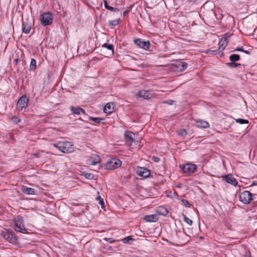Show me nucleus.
<instances>
[{"label": "nucleus", "mask_w": 257, "mask_h": 257, "mask_svg": "<svg viewBox=\"0 0 257 257\" xmlns=\"http://www.w3.org/2000/svg\"><path fill=\"white\" fill-rule=\"evenodd\" d=\"M21 191L23 193L27 195H35L37 193V190L35 189L24 186L22 187Z\"/></svg>", "instance_id": "nucleus-13"}, {"label": "nucleus", "mask_w": 257, "mask_h": 257, "mask_svg": "<svg viewBox=\"0 0 257 257\" xmlns=\"http://www.w3.org/2000/svg\"><path fill=\"white\" fill-rule=\"evenodd\" d=\"M176 67L179 69L180 71H183L185 70L187 67V64L185 62L178 61L175 64Z\"/></svg>", "instance_id": "nucleus-20"}, {"label": "nucleus", "mask_w": 257, "mask_h": 257, "mask_svg": "<svg viewBox=\"0 0 257 257\" xmlns=\"http://www.w3.org/2000/svg\"><path fill=\"white\" fill-rule=\"evenodd\" d=\"M124 138L125 140L130 142L131 143L135 142V139L134 138V136H136L135 134H133L132 132L130 131H126L124 133Z\"/></svg>", "instance_id": "nucleus-16"}, {"label": "nucleus", "mask_w": 257, "mask_h": 257, "mask_svg": "<svg viewBox=\"0 0 257 257\" xmlns=\"http://www.w3.org/2000/svg\"><path fill=\"white\" fill-rule=\"evenodd\" d=\"M29 98L28 97L24 95L22 96L18 100L17 104V108L19 111H22L23 109L26 108L28 104Z\"/></svg>", "instance_id": "nucleus-7"}, {"label": "nucleus", "mask_w": 257, "mask_h": 257, "mask_svg": "<svg viewBox=\"0 0 257 257\" xmlns=\"http://www.w3.org/2000/svg\"><path fill=\"white\" fill-rule=\"evenodd\" d=\"M54 147L64 153H71L74 150L71 143L67 141L59 142L57 144H54Z\"/></svg>", "instance_id": "nucleus-1"}, {"label": "nucleus", "mask_w": 257, "mask_h": 257, "mask_svg": "<svg viewBox=\"0 0 257 257\" xmlns=\"http://www.w3.org/2000/svg\"><path fill=\"white\" fill-rule=\"evenodd\" d=\"M223 180L228 183H229L233 186H237L238 182L231 175H228L223 177Z\"/></svg>", "instance_id": "nucleus-15"}, {"label": "nucleus", "mask_w": 257, "mask_h": 257, "mask_svg": "<svg viewBox=\"0 0 257 257\" xmlns=\"http://www.w3.org/2000/svg\"><path fill=\"white\" fill-rule=\"evenodd\" d=\"M53 17L50 12L44 13L41 15V23L42 26H46L52 23Z\"/></svg>", "instance_id": "nucleus-4"}, {"label": "nucleus", "mask_w": 257, "mask_h": 257, "mask_svg": "<svg viewBox=\"0 0 257 257\" xmlns=\"http://www.w3.org/2000/svg\"><path fill=\"white\" fill-rule=\"evenodd\" d=\"M243 52H244V53H246L247 54H250L249 52L248 51H246V50H243Z\"/></svg>", "instance_id": "nucleus-45"}, {"label": "nucleus", "mask_w": 257, "mask_h": 257, "mask_svg": "<svg viewBox=\"0 0 257 257\" xmlns=\"http://www.w3.org/2000/svg\"><path fill=\"white\" fill-rule=\"evenodd\" d=\"M140 97L146 99H150L153 97V94L150 91L146 90H142L138 92Z\"/></svg>", "instance_id": "nucleus-11"}, {"label": "nucleus", "mask_w": 257, "mask_h": 257, "mask_svg": "<svg viewBox=\"0 0 257 257\" xmlns=\"http://www.w3.org/2000/svg\"><path fill=\"white\" fill-rule=\"evenodd\" d=\"M100 162V159L98 155H94L93 157H90L87 161V163L89 165H95Z\"/></svg>", "instance_id": "nucleus-14"}, {"label": "nucleus", "mask_w": 257, "mask_h": 257, "mask_svg": "<svg viewBox=\"0 0 257 257\" xmlns=\"http://www.w3.org/2000/svg\"><path fill=\"white\" fill-rule=\"evenodd\" d=\"M84 175L85 178L88 179H92L94 178L93 174L91 173H85Z\"/></svg>", "instance_id": "nucleus-36"}, {"label": "nucleus", "mask_w": 257, "mask_h": 257, "mask_svg": "<svg viewBox=\"0 0 257 257\" xmlns=\"http://www.w3.org/2000/svg\"><path fill=\"white\" fill-rule=\"evenodd\" d=\"M134 42L136 45L145 50H148L151 45L150 42L149 41H145L141 39L135 40Z\"/></svg>", "instance_id": "nucleus-10"}, {"label": "nucleus", "mask_w": 257, "mask_h": 257, "mask_svg": "<svg viewBox=\"0 0 257 257\" xmlns=\"http://www.w3.org/2000/svg\"><path fill=\"white\" fill-rule=\"evenodd\" d=\"M2 234L3 237L8 241L13 244L18 243L19 238L14 231L6 229L2 232Z\"/></svg>", "instance_id": "nucleus-3"}, {"label": "nucleus", "mask_w": 257, "mask_h": 257, "mask_svg": "<svg viewBox=\"0 0 257 257\" xmlns=\"http://www.w3.org/2000/svg\"><path fill=\"white\" fill-rule=\"evenodd\" d=\"M36 61L35 59L32 58L31 60V63L30 65V70H35L37 68Z\"/></svg>", "instance_id": "nucleus-26"}, {"label": "nucleus", "mask_w": 257, "mask_h": 257, "mask_svg": "<svg viewBox=\"0 0 257 257\" xmlns=\"http://www.w3.org/2000/svg\"><path fill=\"white\" fill-rule=\"evenodd\" d=\"M236 122L237 123H239L240 124H244V123H248V121L246 119H241V118H238L236 119Z\"/></svg>", "instance_id": "nucleus-33"}, {"label": "nucleus", "mask_w": 257, "mask_h": 257, "mask_svg": "<svg viewBox=\"0 0 257 257\" xmlns=\"http://www.w3.org/2000/svg\"><path fill=\"white\" fill-rule=\"evenodd\" d=\"M18 61H19V60H18V59L16 60V62H18Z\"/></svg>", "instance_id": "nucleus-46"}, {"label": "nucleus", "mask_w": 257, "mask_h": 257, "mask_svg": "<svg viewBox=\"0 0 257 257\" xmlns=\"http://www.w3.org/2000/svg\"><path fill=\"white\" fill-rule=\"evenodd\" d=\"M216 50H211L209 49L206 51V53L209 55H214L216 53Z\"/></svg>", "instance_id": "nucleus-38"}, {"label": "nucleus", "mask_w": 257, "mask_h": 257, "mask_svg": "<svg viewBox=\"0 0 257 257\" xmlns=\"http://www.w3.org/2000/svg\"><path fill=\"white\" fill-rule=\"evenodd\" d=\"M13 221L15 226V229L16 231L25 234L28 233L25 227L24 220L22 216L18 215L14 218Z\"/></svg>", "instance_id": "nucleus-2"}, {"label": "nucleus", "mask_w": 257, "mask_h": 257, "mask_svg": "<svg viewBox=\"0 0 257 257\" xmlns=\"http://www.w3.org/2000/svg\"><path fill=\"white\" fill-rule=\"evenodd\" d=\"M157 212L159 214L165 216L168 214V210L164 206H160L157 208Z\"/></svg>", "instance_id": "nucleus-22"}, {"label": "nucleus", "mask_w": 257, "mask_h": 257, "mask_svg": "<svg viewBox=\"0 0 257 257\" xmlns=\"http://www.w3.org/2000/svg\"><path fill=\"white\" fill-rule=\"evenodd\" d=\"M228 43V41H226L225 38H222L218 43L219 49L223 50L226 47Z\"/></svg>", "instance_id": "nucleus-21"}, {"label": "nucleus", "mask_w": 257, "mask_h": 257, "mask_svg": "<svg viewBox=\"0 0 257 257\" xmlns=\"http://www.w3.org/2000/svg\"><path fill=\"white\" fill-rule=\"evenodd\" d=\"M234 51H241V52H243V49H242L241 48H237V49H235L234 50Z\"/></svg>", "instance_id": "nucleus-43"}, {"label": "nucleus", "mask_w": 257, "mask_h": 257, "mask_svg": "<svg viewBox=\"0 0 257 257\" xmlns=\"http://www.w3.org/2000/svg\"><path fill=\"white\" fill-rule=\"evenodd\" d=\"M184 173L189 175L193 173L197 169V166L192 164H187L181 167Z\"/></svg>", "instance_id": "nucleus-8"}, {"label": "nucleus", "mask_w": 257, "mask_h": 257, "mask_svg": "<svg viewBox=\"0 0 257 257\" xmlns=\"http://www.w3.org/2000/svg\"><path fill=\"white\" fill-rule=\"evenodd\" d=\"M114 104L113 103H107L103 108V111L105 113H110L113 110Z\"/></svg>", "instance_id": "nucleus-19"}, {"label": "nucleus", "mask_w": 257, "mask_h": 257, "mask_svg": "<svg viewBox=\"0 0 257 257\" xmlns=\"http://www.w3.org/2000/svg\"><path fill=\"white\" fill-rule=\"evenodd\" d=\"M107 10H109L112 12H114L115 13H118L119 12V9L118 8H114L113 7H112L111 6H109Z\"/></svg>", "instance_id": "nucleus-35"}, {"label": "nucleus", "mask_w": 257, "mask_h": 257, "mask_svg": "<svg viewBox=\"0 0 257 257\" xmlns=\"http://www.w3.org/2000/svg\"><path fill=\"white\" fill-rule=\"evenodd\" d=\"M97 200H99V203L101 205L102 208L105 207L104 202L102 198H101L100 196H98L96 198Z\"/></svg>", "instance_id": "nucleus-34"}, {"label": "nucleus", "mask_w": 257, "mask_h": 257, "mask_svg": "<svg viewBox=\"0 0 257 257\" xmlns=\"http://www.w3.org/2000/svg\"><path fill=\"white\" fill-rule=\"evenodd\" d=\"M89 119L90 120L95 121L96 123H97L98 124H100V123H101L102 121L103 120V119L100 118L93 117H89Z\"/></svg>", "instance_id": "nucleus-28"}, {"label": "nucleus", "mask_w": 257, "mask_h": 257, "mask_svg": "<svg viewBox=\"0 0 257 257\" xmlns=\"http://www.w3.org/2000/svg\"><path fill=\"white\" fill-rule=\"evenodd\" d=\"M181 132H182V133H181V134H182V135H183V134H184V135H186V134H187V133H186V131L184 129V130H182L181 131Z\"/></svg>", "instance_id": "nucleus-44"}, {"label": "nucleus", "mask_w": 257, "mask_h": 257, "mask_svg": "<svg viewBox=\"0 0 257 257\" xmlns=\"http://www.w3.org/2000/svg\"><path fill=\"white\" fill-rule=\"evenodd\" d=\"M240 56L238 54H232L229 57V59L231 62H235L240 60Z\"/></svg>", "instance_id": "nucleus-25"}, {"label": "nucleus", "mask_w": 257, "mask_h": 257, "mask_svg": "<svg viewBox=\"0 0 257 257\" xmlns=\"http://www.w3.org/2000/svg\"><path fill=\"white\" fill-rule=\"evenodd\" d=\"M197 125L198 126L204 128H208L209 126V124L207 121L202 120L197 121Z\"/></svg>", "instance_id": "nucleus-23"}, {"label": "nucleus", "mask_w": 257, "mask_h": 257, "mask_svg": "<svg viewBox=\"0 0 257 257\" xmlns=\"http://www.w3.org/2000/svg\"><path fill=\"white\" fill-rule=\"evenodd\" d=\"M104 7L107 9V8L109 6L107 4V1L106 0H104Z\"/></svg>", "instance_id": "nucleus-42"}, {"label": "nucleus", "mask_w": 257, "mask_h": 257, "mask_svg": "<svg viewBox=\"0 0 257 257\" xmlns=\"http://www.w3.org/2000/svg\"><path fill=\"white\" fill-rule=\"evenodd\" d=\"M239 199L244 204H249L253 200L252 195L249 191H244L240 194Z\"/></svg>", "instance_id": "nucleus-5"}, {"label": "nucleus", "mask_w": 257, "mask_h": 257, "mask_svg": "<svg viewBox=\"0 0 257 257\" xmlns=\"http://www.w3.org/2000/svg\"><path fill=\"white\" fill-rule=\"evenodd\" d=\"M130 13V11L129 10H126V11H124L123 13V16L124 17H126V16H127V15H128V13Z\"/></svg>", "instance_id": "nucleus-41"}, {"label": "nucleus", "mask_w": 257, "mask_h": 257, "mask_svg": "<svg viewBox=\"0 0 257 257\" xmlns=\"http://www.w3.org/2000/svg\"><path fill=\"white\" fill-rule=\"evenodd\" d=\"M144 219L147 222H153L157 221L158 220V217L157 215L152 214L145 216Z\"/></svg>", "instance_id": "nucleus-18"}, {"label": "nucleus", "mask_w": 257, "mask_h": 257, "mask_svg": "<svg viewBox=\"0 0 257 257\" xmlns=\"http://www.w3.org/2000/svg\"><path fill=\"white\" fill-rule=\"evenodd\" d=\"M240 65L241 64L240 63H236L234 62H231L227 63V65L230 68L236 67L238 66H240Z\"/></svg>", "instance_id": "nucleus-32"}, {"label": "nucleus", "mask_w": 257, "mask_h": 257, "mask_svg": "<svg viewBox=\"0 0 257 257\" xmlns=\"http://www.w3.org/2000/svg\"><path fill=\"white\" fill-rule=\"evenodd\" d=\"M230 36L231 35L228 34H225L222 38H225L226 41H228V39L230 38Z\"/></svg>", "instance_id": "nucleus-40"}, {"label": "nucleus", "mask_w": 257, "mask_h": 257, "mask_svg": "<svg viewBox=\"0 0 257 257\" xmlns=\"http://www.w3.org/2000/svg\"><path fill=\"white\" fill-rule=\"evenodd\" d=\"M121 165V161L117 159H112L108 162L105 166V169L108 170H111L116 169L120 167Z\"/></svg>", "instance_id": "nucleus-6"}, {"label": "nucleus", "mask_w": 257, "mask_h": 257, "mask_svg": "<svg viewBox=\"0 0 257 257\" xmlns=\"http://www.w3.org/2000/svg\"><path fill=\"white\" fill-rule=\"evenodd\" d=\"M137 174L144 178L149 177L151 175V172L149 169L145 167H139L136 171Z\"/></svg>", "instance_id": "nucleus-9"}, {"label": "nucleus", "mask_w": 257, "mask_h": 257, "mask_svg": "<svg viewBox=\"0 0 257 257\" xmlns=\"http://www.w3.org/2000/svg\"><path fill=\"white\" fill-rule=\"evenodd\" d=\"M122 240L124 243L131 244L130 241L134 240V238H133L131 236H129L123 238Z\"/></svg>", "instance_id": "nucleus-29"}, {"label": "nucleus", "mask_w": 257, "mask_h": 257, "mask_svg": "<svg viewBox=\"0 0 257 257\" xmlns=\"http://www.w3.org/2000/svg\"><path fill=\"white\" fill-rule=\"evenodd\" d=\"M160 158L154 156L152 157V160L155 162H159L160 161Z\"/></svg>", "instance_id": "nucleus-39"}, {"label": "nucleus", "mask_w": 257, "mask_h": 257, "mask_svg": "<svg viewBox=\"0 0 257 257\" xmlns=\"http://www.w3.org/2000/svg\"><path fill=\"white\" fill-rule=\"evenodd\" d=\"M120 22L119 18L113 20H110L108 21V24L111 26H116L118 25Z\"/></svg>", "instance_id": "nucleus-24"}, {"label": "nucleus", "mask_w": 257, "mask_h": 257, "mask_svg": "<svg viewBox=\"0 0 257 257\" xmlns=\"http://www.w3.org/2000/svg\"><path fill=\"white\" fill-rule=\"evenodd\" d=\"M182 202L186 207H190V203H189V202L187 200L182 199Z\"/></svg>", "instance_id": "nucleus-37"}, {"label": "nucleus", "mask_w": 257, "mask_h": 257, "mask_svg": "<svg viewBox=\"0 0 257 257\" xmlns=\"http://www.w3.org/2000/svg\"><path fill=\"white\" fill-rule=\"evenodd\" d=\"M183 216L184 218V221L187 223L189 225H191L192 224V221L190 219H189L188 217H187L185 214H183Z\"/></svg>", "instance_id": "nucleus-31"}, {"label": "nucleus", "mask_w": 257, "mask_h": 257, "mask_svg": "<svg viewBox=\"0 0 257 257\" xmlns=\"http://www.w3.org/2000/svg\"><path fill=\"white\" fill-rule=\"evenodd\" d=\"M102 47L105 48L109 50H111L112 53H114L113 45L112 44L104 43L103 44Z\"/></svg>", "instance_id": "nucleus-27"}, {"label": "nucleus", "mask_w": 257, "mask_h": 257, "mask_svg": "<svg viewBox=\"0 0 257 257\" xmlns=\"http://www.w3.org/2000/svg\"><path fill=\"white\" fill-rule=\"evenodd\" d=\"M11 120L15 123L18 124L21 121V119L19 118L18 116H13L12 117L10 118Z\"/></svg>", "instance_id": "nucleus-30"}, {"label": "nucleus", "mask_w": 257, "mask_h": 257, "mask_svg": "<svg viewBox=\"0 0 257 257\" xmlns=\"http://www.w3.org/2000/svg\"><path fill=\"white\" fill-rule=\"evenodd\" d=\"M32 28L31 23L27 20L26 21L23 22L22 24V31L24 33L28 34L30 33Z\"/></svg>", "instance_id": "nucleus-12"}, {"label": "nucleus", "mask_w": 257, "mask_h": 257, "mask_svg": "<svg viewBox=\"0 0 257 257\" xmlns=\"http://www.w3.org/2000/svg\"><path fill=\"white\" fill-rule=\"evenodd\" d=\"M70 110L73 114L79 115L80 113H82L83 114H86V112L84 109L79 107H75L73 106H70Z\"/></svg>", "instance_id": "nucleus-17"}]
</instances>
